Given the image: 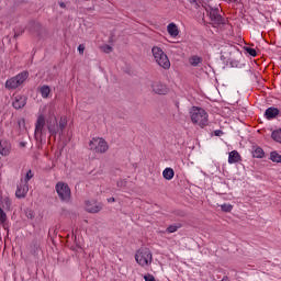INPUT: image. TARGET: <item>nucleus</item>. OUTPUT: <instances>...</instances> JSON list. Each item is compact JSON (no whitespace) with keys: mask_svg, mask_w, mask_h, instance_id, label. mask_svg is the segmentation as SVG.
<instances>
[{"mask_svg":"<svg viewBox=\"0 0 281 281\" xmlns=\"http://www.w3.org/2000/svg\"><path fill=\"white\" fill-rule=\"evenodd\" d=\"M68 119L66 115H63L58 119H56V112L53 108H49L48 114H47V130L52 135H58V133H63L68 124Z\"/></svg>","mask_w":281,"mask_h":281,"instance_id":"1","label":"nucleus"},{"mask_svg":"<svg viewBox=\"0 0 281 281\" xmlns=\"http://www.w3.org/2000/svg\"><path fill=\"white\" fill-rule=\"evenodd\" d=\"M192 124L205 128L210 124L207 112L203 108L192 106L189 111Z\"/></svg>","mask_w":281,"mask_h":281,"instance_id":"2","label":"nucleus"},{"mask_svg":"<svg viewBox=\"0 0 281 281\" xmlns=\"http://www.w3.org/2000/svg\"><path fill=\"white\" fill-rule=\"evenodd\" d=\"M135 260L143 269H148L153 265V252L148 248H140L135 254Z\"/></svg>","mask_w":281,"mask_h":281,"instance_id":"3","label":"nucleus"},{"mask_svg":"<svg viewBox=\"0 0 281 281\" xmlns=\"http://www.w3.org/2000/svg\"><path fill=\"white\" fill-rule=\"evenodd\" d=\"M151 54L159 67H161L162 69H168L170 67V59L168 58V55L164 53V49H161V47L154 46L151 48Z\"/></svg>","mask_w":281,"mask_h":281,"instance_id":"4","label":"nucleus"},{"mask_svg":"<svg viewBox=\"0 0 281 281\" xmlns=\"http://www.w3.org/2000/svg\"><path fill=\"white\" fill-rule=\"evenodd\" d=\"M30 77L29 71H23L5 81V89H19Z\"/></svg>","mask_w":281,"mask_h":281,"instance_id":"5","label":"nucleus"},{"mask_svg":"<svg viewBox=\"0 0 281 281\" xmlns=\"http://www.w3.org/2000/svg\"><path fill=\"white\" fill-rule=\"evenodd\" d=\"M89 148L90 150L102 155L109 150V143L102 137H94L90 140Z\"/></svg>","mask_w":281,"mask_h":281,"instance_id":"6","label":"nucleus"},{"mask_svg":"<svg viewBox=\"0 0 281 281\" xmlns=\"http://www.w3.org/2000/svg\"><path fill=\"white\" fill-rule=\"evenodd\" d=\"M55 190L60 201L64 203H69V201H71V189L68 183L57 182Z\"/></svg>","mask_w":281,"mask_h":281,"instance_id":"7","label":"nucleus"},{"mask_svg":"<svg viewBox=\"0 0 281 281\" xmlns=\"http://www.w3.org/2000/svg\"><path fill=\"white\" fill-rule=\"evenodd\" d=\"M43 135H45V116L40 115L35 124V138L37 142H43Z\"/></svg>","mask_w":281,"mask_h":281,"instance_id":"8","label":"nucleus"},{"mask_svg":"<svg viewBox=\"0 0 281 281\" xmlns=\"http://www.w3.org/2000/svg\"><path fill=\"white\" fill-rule=\"evenodd\" d=\"M85 209L87 212H90V214H98V212H101L102 210V203L95 200H87Z\"/></svg>","mask_w":281,"mask_h":281,"instance_id":"9","label":"nucleus"},{"mask_svg":"<svg viewBox=\"0 0 281 281\" xmlns=\"http://www.w3.org/2000/svg\"><path fill=\"white\" fill-rule=\"evenodd\" d=\"M206 12L210 15V19L213 23H216L217 25H221L223 23V16L218 13V8H212L210 7L206 9Z\"/></svg>","mask_w":281,"mask_h":281,"instance_id":"10","label":"nucleus"},{"mask_svg":"<svg viewBox=\"0 0 281 281\" xmlns=\"http://www.w3.org/2000/svg\"><path fill=\"white\" fill-rule=\"evenodd\" d=\"M27 192H30V186L26 182L20 181L15 191L16 199H25Z\"/></svg>","mask_w":281,"mask_h":281,"instance_id":"11","label":"nucleus"},{"mask_svg":"<svg viewBox=\"0 0 281 281\" xmlns=\"http://www.w3.org/2000/svg\"><path fill=\"white\" fill-rule=\"evenodd\" d=\"M151 89L155 93H158V95H166V93H168V86L161 83L160 81H154Z\"/></svg>","mask_w":281,"mask_h":281,"instance_id":"12","label":"nucleus"},{"mask_svg":"<svg viewBox=\"0 0 281 281\" xmlns=\"http://www.w3.org/2000/svg\"><path fill=\"white\" fill-rule=\"evenodd\" d=\"M13 109H23L27 104V100L23 95H15L12 101Z\"/></svg>","mask_w":281,"mask_h":281,"instance_id":"13","label":"nucleus"},{"mask_svg":"<svg viewBox=\"0 0 281 281\" xmlns=\"http://www.w3.org/2000/svg\"><path fill=\"white\" fill-rule=\"evenodd\" d=\"M167 32L171 38H177V36L180 34L179 26L175 22L167 25Z\"/></svg>","mask_w":281,"mask_h":281,"instance_id":"14","label":"nucleus"},{"mask_svg":"<svg viewBox=\"0 0 281 281\" xmlns=\"http://www.w3.org/2000/svg\"><path fill=\"white\" fill-rule=\"evenodd\" d=\"M10 143L0 140V155H2V157H8V155H10Z\"/></svg>","mask_w":281,"mask_h":281,"instance_id":"15","label":"nucleus"},{"mask_svg":"<svg viewBox=\"0 0 281 281\" xmlns=\"http://www.w3.org/2000/svg\"><path fill=\"white\" fill-rule=\"evenodd\" d=\"M241 157L238 150H233L228 154V164H238L240 161Z\"/></svg>","mask_w":281,"mask_h":281,"instance_id":"16","label":"nucleus"},{"mask_svg":"<svg viewBox=\"0 0 281 281\" xmlns=\"http://www.w3.org/2000/svg\"><path fill=\"white\" fill-rule=\"evenodd\" d=\"M279 113L280 111L278 108H268L265 112V117L267 120H273V117H276Z\"/></svg>","mask_w":281,"mask_h":281,"instance_id":"17","label":"nucleus"},{"mask_svg":"<svg viewBox=\"0 0 281 281\" xmlns=\"http://www.w3.org/2000/svg\"><path fill=\"white\" fill-rule=\"evenodd\" d=\"M162 177L166 181H172V179H175V169L170 167L165 168Z\"/></svg>","mask_w":281,"mask_h":281,"instance_id":"18","label":"nucleus"},{"mask_svg":"<svg viewBox=\"0 0 281 281\" xmlns=\"http://www.w3.org/2000/svg\"><path fill=\"white\" fill-rule=\"evenodd\" d=\"M40 93L42 98L47 99L49 98V95H52V89L49 88V86H42L40 87Z\"/></svg>","mask_w":281,"mask_h":281,"instance_id":"19","label":"nucleus"},{"mask_svg":"<svg viewBox=\"0 0 281 281\" xmlns=\"http://www.w3.org/2000/svg\"><path fill=\"white\" fill-rule=\"evenodd\" d=\"M189 63L192 67H199V65L203 63V58L193 55L192 57H190Z\"/></svg>","mask_w":281,"mask_h":281,"instance_id":"20","label":"nucleus"},{"mask_svg":"<svg viewBox=\"0 0 281 281\" xmlns=\"http://www.w3.org/2000/svg\"><path fill=\"white\" fill-rule=\"evenodd\" d=\"M252 157L256 159H262L265 157V150L260 147H255L252 150Z\"/></svg>","mask_w":281,"mask_h":281,"instance_id":"21","label":"nucleus"},{"mask_svg":"<svg viewBox=\"0 0 281 281\" xmlns=\"http://www.w3.org/2000/svg\"><path fill=\"white\" fill-rule=\"evenodd\" d=\"M270 159H271V161H273L274 164H281V155L278 154V151H271V154H270Z\"/></svg>","mask_w":281,"mask_h":281,"instance_id":"22","label":"nucleus"},{"mask_svg":"<svg viewBox=\"0 0 281 281\" xmlns=\"http://www.w3.org/2000/svg\"><path fill=\"white\" fill-rule=\"evenodd\" d=\"M271 137L274 142L281 144V128L272 132Z\"/></svg>","mask_w":281,"mask_h":281,"instance_id":"23","label":"nucleus"},{"mask_svg":"<svg viewBox=\"0 0 281 281\" xmlns=\"http://www.w3.org/2000/svg\"><path fill=\"white\" fill-rule=\"evenodd\" d=\"M34 173L32 172V170H29L25 175L24 178H22L20 181H22V183H29L31 179H33Z\"/></svg>","mask_w":281,"mask_h":281,"instance_id":"24","label":"nucleus"},{"mask_svg":"<svg viewBox=\"0 0 281 281\" xmlns=\"http://www.w3.org/2000/svg\"><path fill=\"white\" fill-rule=\"evenodd\" d=\"M221 210L222 212H232V210H234V205L229 203H224L221 205Z\"/></svg>","mask_w":281,"mask_h":281,"instance_id":"25","label":"nucleus"},{"mask_svg":"<svg viewBox=\"0 0 281 281\" xmlns=\"http://www.w3.org/2000/svg\"><path fill=\"white\" fill-rule=\"evenodd\" d=\"M101 49L102 52H104V54H111V52H113V46L104 44L103 46H101Z\"/></svg>","mask_w":281,"mask_h":281,"instance_id":"26","label":"nucleus"},{"mask_svg":"<svg viewBox=\"0 0 281 281\" xmlns=\"http://www.w3.org/2000/svg\"><path fill=\"white\" fill-rule=\"evenodd\" d=\"M7 220L8 215L5 214V212H3V209L0 207V225H3V223H5Z\"/></svg>","mask_w":281,"mask_h":281,"instance_id":"27","label":"nucleus"},{"mask_svg":"<svg viewBox=\"0 0 281 281\" xmlns=\"http://www.w3.org/2000/svg\"><path fill=\"white\" fill-rule=\"evenodd\" d=\"M2 205H3V207H5L7 210H10V205H11V203H10V198H4V199L2 200Z\"/></svg>","mask_w":281,"mask_h":281,"instance_id":"28","label":"nucleus"},{"mask_svg":"<svg viewBox=\"0 0 281 281\" xmlns=\"http://www.w3.org/2000/svg\"><path fill=\"white\" fill-rule=\"evenodd\" d=\"M247 54H249V56H256V49L251 48V47H247L246 48Z\"/></svg>","mask_w":281,"mask_h":281,"instance_id":"29","label":"nucleus"},{"mask_svg":"<svg viewBox=\"0 0 281 281\" xmlns=\"http://www.w3.org/2000/svg\"><path fill=\"white\" fill-rule=\"evenodd\" d=\"M225 49H226V52H228V54L236 53V47H234V46H226Z\"/></svg>","mask_w":281,"mask_h":281,"instance_id":"30","label":"nucleus"},{"mask_svg":"<svg viewBox=\"0 0 281 281\" xmlns=\"http://www.w3.org/2000/svg\"><path fill=\"white\" fill-rule=\"evenodd\" d=\"M116 186L117 188H126V180H119Z\"/></svg>","mask_w":281,"mask_h":281,"instance_id":"31","label":"nucleus"},{"mask_svg":"<svg viewBox=\"0 0 281 281\" xmlns=\"http://www.w3.org/2000/svg\"><path fill=\"white\" fill-rule=\"evenodd\" d=\"M231 56L229 55H227V53H225V52H222V60H231Z\"/></svg>","mask_w":281,"mask_h":281,"instance_id":"32","label":"nucleus"},{"mask_svg":"<svg viewBox=\"0 0 281 281\" xmlns=\"http://www.w3.org/2000/svg\"><path fill=\"white\" fill-rule=\"evenodd\" d=\"M167 232H169V234H175V232H177V226H169Z\"/></svg>","mask_w":281,"mask_h":281,"instance_id":"33","label":"nucleus"},{"mask_svg":"<svg viewBox=\"0 0 281 281\" xmlns=\"http://www.w3.org/2000/svg\"><path fill=\"white\" fill-rule=\"evenodd\" d=\"M144 280L145 281H155V277H153L151 274H145Z\"/></svg>","mask_w":281,"mask_h":281,"instance_id":"34","label":"nucleus"},{"mask_svg":"<svg viewBox=\"0 0 281 281\" xmlns=\"http://www.w3.org/2000/svg\"><path fill=\"white\" fill-rule=\"evenodd\" d=\"M78 52H79V54H85V45L80 44L78 46Z\"/></svg>","mask_w":281,"mask_h":281,"instance_id":"35","label":"nucleus"},{"mask_svg":"<svg viewBox=\"0 0 281 281\" xmlns=\"http://www.w3.org/2000/svg\"><path fill=\"white\" fill-rule=\"evenodd\" d=\"M215 135H216L217 137H221V135H223V132H222L221 130L215 131Z\"/></svg>","mask_w":281,"mask_h":281,"instance_id":"36","label":"nucleus"},{"mask_svg":"<svg viewBox=\"0 0 281 281\" xmlns=\"http://www.w3.org/2000/svg\"><path fill=\"white\" fill-rule=\"evenodd\" d=\"M108 203H115V198H109Z\"/></svg>","mask_w":281,"mask_h":281,"instance_id":"37","label":"nucleus"},{"mask_svg":"<svg viewBox=\"0 0 281 281\" xmlns=\"http://www.w3.org/2000/svg\"><path fill=\"white\" fill-rule=\"evenodd\" d=\"M59 7H60V8H66L65 2H59Z\"/></svg>","mask_w":281,"mask_h":281,"instance_id":"38","label":"nucleus"},{"mask_svg":"<svg viewBox=\"0 0 281 281\" xmlns=\"http://www.w3.org/2000/svg\"><path fill=\"white\" fill-rule=\"evenodd\" d=\"M29 218H34V214L33 213L29 214Z\"/></svg>","mask_w":281,"mask_h":281,"instance_id":"39","label":"nucleus"},{"mask_svg":"<svg viewBox=\"0 0 281 281\" xmlns=\"http://www.w3.org/2000/svg\"><path fill=\"white\" fill-rule=\"evenodd\" d=\"M191 3H196V0H189Z\"/></svg>","mask_w":281,"mask_h":281,"instance_id":"40","label":"nucleus"}]
</instances>
